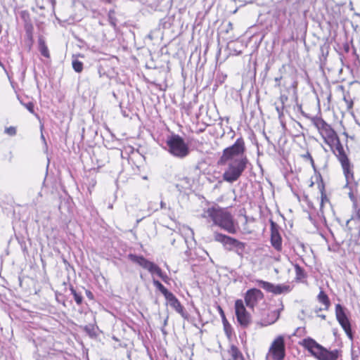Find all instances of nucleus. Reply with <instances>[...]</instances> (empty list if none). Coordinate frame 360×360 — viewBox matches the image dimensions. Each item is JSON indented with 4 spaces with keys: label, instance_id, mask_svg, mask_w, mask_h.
I'll return each instance as SVG.
<instances>
[{
    "label": "nucleus",
    "instance_id": "nucleus-23",
    "mask_svg": "<svg viewBox=\"0 0 360 360\" xmlns=\"http://www.w3.org/2000/svg\"><path fill=\"white\" fill-rule=\"evenodd\" d=\"M154 285L162 293L165 297L171 292H169L159 281L153 279Z\"/></svg>",
    "mask_w": 360,
    "mask_h": 360
},
{
    "label": "nucleus",
    "instance_id": "nucleus-16",
    "mask_svg": "<svg viewBox=\"0 0 360 360\" xmlns=\"http://www.w3.org/2000/svg\"><path fill=\"white\" fill-rule=\"evenodd\" d=\"M290 291V287L288 285L279 284L273 285L271 284V293L279 295L281 293H287Z\"/></svg>",
    "mask_w": 360,
    "mask_h": 360
},
{
    "label": "nucleus",
    "instance_id": "nucleus-27",
    "mask_svg": "<svg viewBox=\"0 0 360 360\" xmlns=\"http://www.w3.org/2000/svg\"><path fill=\"white\" fill-rule=\"evenodd\" d=\"M257 283H258V286L260 288H262L263 289L266 290L267 292H270V283L265 282L263 281H257Z\"/></svg>",
    "mask_w": 360,
    "mask_h": 360
},
{
    "label": "nucleus",
    "instance_id": "nucleus-9",
    "mask_svg": "<svg viewBox=\"0 0 360 360\" xmlns=\"http://www.w3.org/2000/svg\"><path fill=\"white\" fill-rule=\"evenodd\" d=\"M335 316L338 321L346 333L348 338L352 340L353 334L352 332L350 322L345 314V309L340 304H337L335 305Z\"/></svg>",
    "mask_w": 360,
    "mask_h": 360
},
{
    "label": "nucleus",
    "instance_id": "nucleus-33",
    "mask_svg": "<svg viewBox=\"0 0 360 360\" xmlns=\"http://www.w3.org/2000/svg\"><path fill=\"white\" fill-rule=\"evenodd\" d=\"M5 132L10 136H14L16 134V129L14 127H9L5 129Z\"/></svg>",
    "mask_w": 360,
    "mask_h": 360
},
{
    "label": "nucleus",
    "instance_id": "nucleus-37",
    "mask_svg": "<svg viewBox=\"0 0 360 360\" xmlns=\"http://www.w3.org/2000/svg\"><path fill=\"white\" fill-rule=\"evenodd\" d=\"M354 212H355V216L353 217L352 218L360 221V211H356Z\"/></svg>",
    "mask_w": 360,
    "mask_h": 360
},
{
    "label": "nucleus",
    "instance_id": "nucleus-51",
    "mask_svg": "<svg viewBox=\"0 0 360 360\" xmlns=\"http://www.w3.org/2000/svg\"><path fill=\"white\" fill-rule=\"evenodd\" d=\"M233 1H236V0H233Z\"/></svg>",
    "mask_w": 360,
    "mask_h": 360
},
{
    "label": "nucleus",
    "instance_id": "nucleus-6",
    "mask_svg": "<svg viewBox=\"0 0 360 360\" xmlns=\"http://www.w3.org/2000/svg\"><path fill=\"white\" fill-rule=\"evenodd\" d=\"M214 240L219 243H221L225 249L229 251H235L236 253L242 257L245 248V244L238 240L236 238L228 236L226 235L214 233Z\"/></svg>",
    "mask_w": 360,
    "mask_h": 360
},
{
    "label": "nucleus",
    "instance_id": "nucleus-22",
    "mask_svg": "<svg viewBox=\"0 0 360 360\" xmlns=\"http://www.w3.org/2000/svg\"><path fill=\"white\" fill-rule=\"evenodd\" d=\"M39 49L41 54L43 56L46 57L47 58H49L50 57L49 49H48L47 46L46 45L44 40L41 37L39 39Z\"/></svg>",
    "mask_w": 360,
    "mask_h": 360
},
{
    "label": "nucleus",
    "instance_id": "nucleus-3",
    "mask_svg": "<svg viewBox=\"0 0 360 360\" xmlns=\"http://www.w3.org/2000/svg\"><path fill=\"white\" fill-rule=\"evenodd\" d=\"M301 345L318 360H337L339 357L338 349L329 351L311 338L303 339Z\"/></svg>",
    "mask_w": 360,
    "mask_h": 360
},
{
    "label": "nucleus",
    "instance_id": "nucleus-11",
    "mask_svg": "<svg viewBox=\"0 0 360 360\" xmlns=\"http://www.w3.org/2000/svg\"><path fill=\"white\" fill-rule=\"evenodd\" d=\"M319 133L324 139L325 143L330 146L332 150H335L333 147V144H335V147L338 146V143H341L338 136L328 124L326 128L323 129Z\"/></svg>",
    "mask_w": 360,
    "mask_h": 360
},
{
    "label": "nucleus",
    "instance_id": "nucleus-36",
    "mask_svg": "<svg viewBox=\"0 0 360 360\" xmlns=\"http://www.w3.org/2000/svg\"><path fill=\"white\" fill-rule=\"evenodd\" d=\"M86 295L87 297L89 298L90 300L94 299V295L90 290H86Z\"/></svg>",
    "mask_w": 360,
    "mask_h": 360
},
{
    "label": "nucleus",
    "instance_id": "nucleus-26",
    "mask_svg": "<svg viewBox=\"0 0 360 360\" xmlns=\"http://www.w3.org/2000/svg\"><path fill=\"white\" fill-rule=\"evenodd\" d=\"M72 68L75 72H81L83 70V63L78 60H74L72 61Z\"/></svg>",
    "mask_w": 360,
    "mask_h": 360
},
{
    "label": "nucleus",
    "instance_id": "nucleus-43",
    "mask_svg": "<svg viewBox=\"0 0 360 360\" xmlns=\"http://www.w3.org/2000/svg\"><path fill=\"white\" fill-rule=\"evenodd\" d=\"M41 139L45 141V138H44V136L43 134H41Z\"/></svg>",
    "mask_w": 360,
    "mask_h": 360
},
{
    "label": "nucleus",
    "instance_id": "nucleus-48",
    "mask_svg": "<svg viewBox=\"0 0 360 360\" xmlns=\"http://www.w3.org/2000/svg\"><path fill=\"white\" fill-rule=\"evenodd\" d=\"M167 319L165 321V325L167 324Z\"/></svg>",
    "mask_w": 360,
    "mask_h": 360
},
{
    "label": "nucleus",
    "instance_id": "nucleus-2",
    "mask_svg": "<svg viewBox=\"0 0 360 360\" xmlns=\"http://www.w3.org/2000/svg\"><path fill=\"white\" fill-rule=\"evenodd\" d=\"M202 217L210 219L214 225L219 226L229 233L233 234L237 232L236 225L232 215L225 209L219 207H209L204 210Z\"/></svg>",
    "mask_w": 360,
    "mask_h": 360
},
{
    "label": "nucleus",
    "instance_id": "nucleus-1",
    "mask_svg": "<svg viewBox=\"0 0 360 360\" xmlns=\"http://www.w3.org/2000/svg\"><path fill=\"white\" fill-rule=\"evenodd\" d=\"M245 150L242 138L238 139L232 146L223 150L217 165L225 167L222 174L224 181L232 184L240 179L249 163Z\"/></svg>",
    "mask_w": 360,
    "mask_h": 360
},
{
    "label": "nucleus",
    "instance_id": "nucleus-12",
    "mask_svg": "<svg viewBox=\"0 0 360 360\" xmlns=\"http://www.w3.org/2000/svg\"><path fill=\"white\" fill-rule=\"evenodd\" d=\"M263 298V293L257 288L248 290L245 295V302L247 307L253 308L255 305Z\"/></svg>",
    "mask_w": 360,
    "mask_h": 360
},
{
    "label": "nucleus",
    "instance_id": "nucleus-28",
    "mask_svg": "<svg viewBox=\"0 0 360 360\" xmlns=\"http://www.w3.org/2000/svg\"><path fill=\"white\" fill-rule=\"evenodd\" d=\"M20 103L25 106L30 112L34 114V103L32 102H28L27 103H23L22 101H20Z\"/></svg>",
    "mask_w": 360,
    "mask_h": 360
},
{
    "label": "nucleus",
    "instance_id": "nucleus-29",
    "mask_svg": "<svg viewBox=\"0 0 360 360\" xmlns=\"http://www.w3.org/2000/svg\"><path fill=\"white\" fill-rule=\"evenodd\" d=\"M302 157L305 159V160H308L310 161V163L311 165V166L313 167V168L315 169V165H314V159L312 158V156L311 155V154L309 153V152H307L306 154H304L302 155Z\"/></svg>",
    "mask_w": 360,
    "mask_h": 360
},
{
    "label": "nucleus",
    "instance_id": "nucleus-10",
    "mask_svg": "<svg viewBox=\"0 0 360 360\" xmlns=\"http://www.w3.org/2000/svg\"><path fill=\"white\" fill-rule=\"evenodd\" d=\"M285 356V347L284 337L278 336L271 343V359L274 360H283Z\"/></svg>",
    "mask_w": 360,
    "mask_h": 360
},
{
    "label": "nucleus",
    "instance_id": "nucleus-8",
    "mask_svg": "<svg viewBox=\"0 0 360 360\" xmlns=\"http://www.w3.org/2000/svg\"><path fill=\"white\" fill-rule=\"evenodd\" d=\"M236 316L238 323L243 328H248L252 322L250 314L247 311L243 301L237 300L235 302Z\"/></svg>",
    "mask_w": 360,
    "mask_h": 360
},
{
    "label": "nucleus",
    "instance_id": "nucleus-24",
    "mask_svg": "<svg viewBox=\"0 0 360 360\" xmlns=\"http://www.w3.org/2000/svg\"><path fill=\"white\" fill-rule=\"evenodd\" d=\"M283 304L281 302L280 307L275 309L273 312H271V319L274 318V320H271V324L275 323L280 317L281 312L283 310Z\"/></svg>",
    "mask_w": 360,
    "mask_h": 360
},
{
    "label": "nucleus",
    "instance_id": "nucleus-40",
    "mask_svg": "<svg viewBox=\"0 0 360 360\" xmlns=\"http://www.w3.org/2000/svg\"><path fill=\"white\" fill-rule=\"evenodd\" d=\"M319 316L323 320H325L326 318V316L325 314H321V315H319Z\"/></svg>",
    "mask_w": 360,
    "mask_h": 360
},
{
    "label": "nucleus",
    "instance_id": "nucleus-13",
    "mask_svg": "<svg viewBox=\"0 0 360 360\" xmlns=\"http://www.w3.org/2000/svg\"><path fill=\"white\" fill-rule=\"evenodd\" d=\"M165 299L167 304L174 309L178 314H179L184 319H187L188 317V313L185 311L184 307L181 305L179 300L172 293H169Z\"/></svg>",
    "mask_w": 360,
    "mask_h": 360
},
{
    "label": "nucleus",
    "instance_id": "nucleus-34",
    "mask_svg": "<svg viewBox=\"0 0 360 360\" xmlns=\"http://www.w3.org/2000/svg\"><path fill=\"white\" fill-rule=\"evenodd\" d=\"M352 202V207L354 212L356 211H360V202H358V200L356 199L354 201Z\"/></svg>",
    "mask_w": 360,
    "mask_h": 360
},
{
    "label": "nucleus",
    "instance_id": "nucleus-32",
    "mask_svg": "<svg viewBox=\"0 0 360 360\" xmlns=\"http://www.w3.org/2000/svg\"><path fill=\"white\" fill-rule=\"evenodd\" d=\"M274 272L276 274H283L285 273V268H284L281 266H274Z\"/></svg>",
    "mask_w": 360,
    "mask_h": 360
},
{
    "label": "nucleus",
    "instance_id": "nucleus-19",
    "mask_svg": "<svg viewBox=\"0 0 360 360\" xmlns=\"http://www.w3.org/2000/svg\"><path fill=\"white\" fill-rule=\"evenodd\" d=\"M358 187V182L353 183L352 184H349L347 186V184H345L344 188L349 189V198L351 201H354V200L357 199V198L354 195V193L356 192V189Z\"/></svg>",
    "mask_w": 360,
    "mask_h": 360
},
{
    "label": "nucleus",
    "instance_id": "nucleus-38",
    "mask_svg": "<svg viewBox=\"0 0 360 360\" xmlns=\"http://www.w3.org/2000/svg\"><path fill=\"white\" fill-rule=\"evenodd\" d=\"M347 108L349 109L352 108V107H353V101H349L348 103H347Z\"/></svg>",
    "mask_w": 360,
    "mask_h": 360
},
{
    "label": "nucleus",
    "instance_id": "nucleus-15",
    "mask_svg": "<svg viewBox=\"0 0 360 360\" xmlns=\"http://www.w3.org/2000/svg\"><path fill=\"white\" fill-rule=\"evenodd\" d=\"M219 311L221 317L224 332L226 334V335L229 337L231 335L232 333L231 325L229 323L223 309L220 307H219Z\"/></svg>",
    "mask_w": 360,
    "mask_h": 360
},
{
    "label": "nucleus",
    "instance_id": "nucleus-47",
    "mask_svg": "<svg viewBox=\"0 0 360 360\" xmlns=\"http://www.w3.org/2000/svg\"><path fill=\"white\" fill-rule=\"evenodd\" d=\"M275 81H276V82H278V78H277V77H276V78H275Z\"/></svg>",
    "mask_w": 360,
    "mask_h": 360
},
{
    "label": "nucleus",
    "instance_id": "nucleus-20",
    "mask_svg": "<svg viewBox=\"0 0 360 360\" xmlns=\"http://www.w3.org/2000/svg\"><path fill=\"white\" fill-rule=\"evenodd\" d=\"M295 270L296 274V280L304 282V279L307 277V274L303 268H302L300 265H295Z\"/></svg>",
    "mask_w": 360,
    "mask_h": 360
},
{
    "label": "nucleus",
    "instance_id": "nucleus-44",
    "mask_svg": "<svg viewBox=\"0 0 360 360\" xmlns=\"http://www.w3.org/2000/svg\"><path fill=\"white\" fill-rule=\"evenodd\" d=\"M276 110H277V111H278V115H280V111H279V108H278V107H276Z\"/></svg>",
    "mask_w": 360,
    "mask_h": 360
},
{
    "label": "nucleus",
    "instance_id": "nucleus-30",
    "mask_svg": "<svg viewBox=\"0 0 360 360\" xmlns=\"http://www.w3.org/2000/svg\"><path fill=\"white\" fill-rule=\"evenodd\" d=\"M115 11L113 10H110L108 13V19L110 21V23L113 26L115 27L116 22H115V18H114Z\"/></svg>",
    "mask_w": 360,
    "mask_h": 360
},
{
    "label": "nucleus",
    "instance_id": "nucleus-4",
    "mask_svg": "<svg viewBox=\"0 0 360 360\" xmlns=\"http://www.w3.org/2000/svg\"><path fill=\"white\" fill-rule=\"evenodd\" d=\"M333 153L340 163L347 186L357 182L354 178V165L349 159L342 144L338 143V146L335 147V150H333Z\"/></svg>",
    "mask_w": 360,
    "mask_h": 360
},
{
    "label": "nucleus",
    "instance_id": "nucleus-25",
    "mask_svg": "<svg viewBox=\"0 0 360 360\" xmlns=\"http://www.w3.org/2000/svg\"><path fill=\"white\" fill-rule=\"evenodd\" d=\"M70 291H71V293L72 294V295L74 296V299L76 302V303L78 304V305H80L82 304V301H83V297H82V295L80 294V293H78L72 286H70Z\"/></svg>",
    "mask_w": 360,
    "mask_h": 360
},
{
    "label": "nucleus",
    "instance_id": "nucleus-39",
    "mask_svg": "<svg viewBox=\"0 0 360 360\" xmlns=\"http://www.w3.org/2000/svg\"><path fill=\"white\" fill-rule=\"evenodd\" d=\"M160 207H161L162 209H165L166 208V203L164 202L163 201H161Z\"/></svg>",
    "mask_w": 360,
    "mask_h": 360
},
{
    "label": "nucleus",
    "instance_id": "nucleus-21",
    "mask_svg": "<svg viewBox=\"0 0 360 360\" xmlns=\"http://www.w3.org/2000/svg\"><path fill=\"white\" fill-rule=\"evenodd\" d=\"M229 354L233 360H244L240 351L235 345H231L229 349Z\"/></svg>",
    "mask_w": 360,
    "mask_h": 360
},
{
    "label": "nucleus",
    "instance_id": "nucleus-31",
    "mask_svg": "<svg viewBox=\"0 0 360 360\" xmlns=\"http://www.w3.org/2000/svg\"><path fill=\"white\" fill-rule=\"evenodd\" d=\"M25 29L28 37H31L33 30V26L32 25V24L26 23L25 25Z\"/></svg>",
    "mask_w": 360,
    "mask_h": 360
},
{
    "label": "nucleus",
    "instance_id": "nucleus-17",
    "mask_svg": "<svg viewBox=\"0 0 360 360\" xmlns=\"http://www.w3.org/2000/svg\"><path fill=\"white\" fill-rule=\"evenodd\" d=\"M310 120L319 132L323 130V129L326 128L328 124V123L320 117L316 116L310 117Z\"/></svg>",
    "mask_w": 360,
    "mask_h": 360
},
{
    "label": "nucleus",
    "instance_id": "nucleus-45",
    "mask_svg": "<svg viewBox=\"0 0 360 360\" xmlns=\"http://www.w3.org/2000/svg\"><path fill=\"white\" fill-rule=\"evenodd\" d=\"M174 242H175V239L172 240V244L174 245Z\"/></svg>",
    "mask_w": 360,
    "mask_h": 360
},
{
    "label": "nucleus",
    "instance_id": "nucleus-35",
    "mask_svg": "<svg viewBox=\"0 0 360 360\" xmlns=\"http://www.w3.org/2000/svg\"><path fill=\"white\" fill-rule=\"evenodd\" d=\"M159 277L165 283H167L168 280L169 279L167 275L164 272H162Z\"/></svg>",
    "mask_w": 360,
    "mask_h": 360
},
{
    "label": "nucleus",
    "instance_id": "nucleus-42",
    "mask_svg": "<svg viewBox=\"0 0 360 360\" xmlns=\"http://www.w3.org/2000/svg\"><path fill=\"white\" fill-rule=\"evenodd\" d=\"M343 100L345 101L346 103H348L349 101V100H347L345 96H344Z\"/></svg>",
    "mask_w": 360,
    "mask_h": 360
},
{
    "label": "nucleus",
    "instance_id": "nucleus-18",
    "mask_svg": "<svg viewBox=\"0 0 360 360\" xmlns=\"http://www.w3.org/2000/svg\"><path fill=\"white\" fill-rule=\"evenodd\" d=\"M317 300L320 303H322L324 305V309L328 310L330 305V302L328 298V296L326 294V292L321 290L318 296Z\"/></svg>",
    "mask_w": 360,
    "mask_h": 360
},
{
    "label": "nucleus",
    "instance_id": "nucleus-7",
    "mask_svg": "<svg viewBox=\"0 0 360 360\" xmlns=\"http://www.w3.org/2000/svg\"><path fill=\"white\" fill-rule=\"evenodd\" d=\"M128 257L131 262L147 269L152 274H156L159 276L162 272V269L157 264L146 259L143 256L129 254Z\"/></svg>",
    "mask_w": 360,
    "mask_h": 360
},
{
    "label": "nucleus",
    "instance_id": "nucleus-14",
    "mask_svg": "<svg viewBox=\"0 0 360 360\" xmlns=\"http://www.w3.org/2000/svg\"><path fill=\"white\" fill-rule=\"evenodd\" d=\"M271 246L278 251L282 250V238L277 230L276 224L273 221H271Z\"/></svg>",
    "mask_w": 360,
    "mask_h": 360
},
{
    "label": "nucleus",
    "instance_id": "nucleus-46",
    "mask_svg": "<svg viewBox=\"0 0 360 360\" xmlns=\"http://www.w3.org/2000/svg\"><path fill=\"white\" fill-rule=\"evenodd\" d=\"M321 308H319V309H318L317 310H316V312H318L319 311H321Z\"/></svg>",
    "mask_w": 360,
    "mask_h": 360
},
{
    "label": "nucleus",
    "instance_id": "nucleus-5",
    "mask_svg": "<svg viewBox=\"0 0 360 360\" xmlns=\"http://www.w3.org/2000/svg\"><path fill=\"white\" fill-rule=\"evenodd\" d=\"M168 151L173 156L183 159L188 155L190 149L184 139L179 135L174 134L170 136L167 140Z\"/></svg>",
    "mask_w": 360,
    "mask_h": 360
},
{
    "label": "nucleus",
    "instance_id": "nucleus-50",
    "mask_svg": "<svg viewBox=\"0 0 360 360\" xmlns=\"http://www.w3.org/2000/svg\"><path fill=\"white\" fill-rule=\"evenodd\" d=\"M356 15H357L358 16H360V13H356Z\"/></svg>",
    "mask_w": 360,
    "mask_h": 360
},
{
    "label": "nucleus",
    "instance_id": "nucleus-41",
    "mask_svg": "<svg viewBox=\"0 0 360 360\" xmlns=\"http://www.w3.org/2000/svg\"><path fill=\"white\" fill-rule=\"evenodd\" d=\"M269 355H270V348L269 349V351H268V352L266 354V360H268Z\"/></svg>",
    "mask_w": 360,
    "mask_h": 360
},
{
    "label": "nucleus",
    "instance_id": "nucleus-49",
    "mask_svg": "<svg viewBox=\"0 0 360 360\" xmlns=\"http://www.w3.org/2000/svg\"><path fill=\"white\" fill-rule=\"evenodd\" d=\"M0 65L3 66V64H2V63L1 61H0Z\"/></svg>",
    "mask_w": 360,
    "mask_h": 360
}]
</instances>
